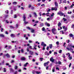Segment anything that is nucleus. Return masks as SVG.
I'll return each instance as SVG.
<instances>
[{"label": "nucleus", "instance_id": "20e7f679", "mask_svg": "<svg viewBox=\"0 0 74 74\" xmlns=\"http://www.w3.org/2000/svg\"><path fill=\"white\" fill-rule=\"evenodd\" d=\"M58 30H60V26H61V25H62V24H61L59 22L58 24Z\"/></svg>", "mask_w": 74, "mask_h": 74}, {"label": "nucleus", "instance_id": "4c0bfd02", "mask_svg": "<svg viewBox=\"0 0 74 74\" xmlns=\"http://www.w3.org/2000/svg\"><path fill=\"white\" fill-rule=\"evenodd\" d=\"M63 20H64V22H66V21H67V20L65 18H63Z\"/></svg>", "mask_w": 74, "mask_h": 74}, {"label": "nucleus", "instance_id": "dca6fc26", "mask_svg": "<svg viewBox=\"0 0 74 74\" xmlns=\"http://www.w3.org/2000/svg\"><path fill=\"white\" fill-rule=\"evenodd\" d=\"M40 27H42L44 26V23H41L40 24Z\"/></svg>", "mask_w": 74, "mask_h": 74}, {"label": "nucleus", "instance_id": "f3484780", "mask_svg": "<svg viewBox=\"0 0 74 74\" xmlns=\"http://www.w3.org/2000/svg\"><path fill=\"white\" fill-rule=\"evenodd\" d=\"M53 45L52 44H49V47L50 49H52V48Z\"/></svg>", "mask_w": 74, "mask_h": 74}, {"label": "nucleus", "instance_id": "13d9d810", "mask_svg": "<svg viewBox=\"0 0 74 74\" xmlns=\"http://www.w3.org/2000/svg\"><path fill=\"white\" fill-rule=\"evenodd\" d=\"M19 35H20V33H18V34H16V36H17L18 37H19Z\"/></svg>", "mask_w": 74, "mask_h": 74}, {"label": "nucleus", "instance_id": "603ef678", "mask_svg": "<svg viewBox=\"0 0 74 74\" xmlns=\"http://www.w3.org/2000/svg\"><path fill=\"white\" fill-rule=\"evenodd\" d=\"M35 54L36 55H37V56H38V54L36 52H35Z\"/></svg>", "mask_w": 74, "mask_h": 74}, {"label": "nucleus", "instance_id": "a19ab883", "mask_svg": "<svg viewBox=\"0 0 74 74\" xmlns=\"http://www.w3.org/2000/svg\"><path fill=\"white\" fill-rule=\"evenodd\" d=\"M57 54H58V53H57L56 52H54V55H56V54L57 55Z\"/></svg>", "mask_w": 74, "mask_h": 74}, {"label": "nucleus", "instance_id": "774afa93", "mask_svg": "<svg viewBox=\"0 0 74 74\" xmlns=\"http://www.w3.org/2000/svg\"><path fill=\"white\" fill-rule=\"evenodd\" d=\"M21 52H22V53H23V49H21Z\"/></svg>", "mask_w": 74, "mask_h": 74}, {"label": "nucleus", "instance_id": "5fc2aeb1", "mask_svg": "<svg viewBox=\"0 0 74 74\" xmlns=\"http://www.w3.org/2000/svg\"><path fill=\"white\" fill-rule=\"evenodd\" d=\"M27 52H29V48L27 47Z\"/></svg>", "mask_w": 74, "mask_h": 74}, {"label": "nucleus", "instance_id": "ddd939ff", "mask_svg": "<svg viewBox=\"0 0 74 74\" xmlns=\"http://www.w3.org/2000/svg\"><path fill=\"white\" fill-rule=\"evenodd\" d=\"M55 4L56 7L58 8V3L56 2H55Z\"/></svg>", "mask_w": 74, "mask_h": 74}, {"label": "nucleus", "instance_id": "4be33fe9", "mask_svg": "<svg viewBox=\"0 0 74 74\" xmlns=\"http://www.w3.org/2000/svg\"><path fill=\"white\" fill-rule=\"evenodd\" d=\"M26 59V58H25V57H22L21 58V60H25Z\"/></svg>", "mask_w": 74, "mask_h": 74}, {"label": "nucleus", "instance_id": "864d4df0", "mask_svg": "<svg viewBox=\"0 0 74 74\" xmlns=\"http://www.w3.org/2000/svg\"><path fill=\"white\" fill-rule=\"evenodd\" d=\"M18 24H16V28H18Z\"/></svg>", "mask_w": 74, "mask_h": 74}, {"label": "nucleus", "instance_id": "c756f323", "mask_svg": "<svg viewBox=\"0 0 74 74\" xmlns=\"http://www.w3.org/2000/svg\"><path fill=\"white\" fill-rule=\"evenodd\" d=\"M13 4H14V5H15V4H17V2H13Z\"/></svg>", "mask_w": 74, "mask_h": 74}, {"label": "nucleus", "instance_id": "72a5a7b5", "mask_svg": "<svg viewBox=\"0 0 74 74\" xmlns=\"http://www.w3.org/2000/svg\"><path fill=\"white\" fill-rule=\"evenodd\" d=\"M62 57L64 59L65 58H66V56H65V55L64 54H63L62 55Z\"/></svg>", "mask_w": 74, "mask_h": 74}, {"label": "nucleus", "instance_id": "aec40b11", "mask_svg": "<svg viewBox=\"0 0 74 74\" xmlns=\"http://www.w3.org/2000/svg\"><path fill=\"white\" fill-rule=\"evenodd\" d=\"M27 64H29V63L27 62L24 65V67H26L27 66Z\"/></svg>", "mask_w": 74, "mask_h": 74}, {"label": "nucleus", "instance_id": "0e129e2a", "mask_svg": "<svg viewBox=\"0 0 74 74\" xmlns=\"http://www.w3.org/2000/svg\"><path fill=\"white\" fill-rule=\"evenodd\" d=\"M36 73L37 74H40V72H38L37 71H36Z\"/></svg>", "mask_w": 74, "mask_h": 74}, {"label": "nucleus", "instance_id": "e433bc0d", "mask_svg": "<svg viewBox=\"0 0 74 74\" xmlns=\"http://www.w3.org/2000/svg\"><path fill=\"white\" fill-rule=\"evenodd\" d=\"M58 63L59 64H62V62L60 61H58Z\"/></svg>", "mask_w": 74, "mask_h": 74}, {"label": "nucleus", "instance_id": "f704fd0d", "mask_svg": "<svg viewBox=\"0 0 74 74\" xmlns=\"http://www.w3.org/2000/svg\"><path fill=\"white\" fill-rule=\"evenodd\" d=\"M49 13L48 12L46 14V15L47 16H49Z\"/></svg>", "mask_w": 74, "mask_h": 74}, {"label": "nucleus", "instance_id": "7c9ffc66", "mask_svg": "<svg viewBox=\"0 0 74 74\" xmlns=\"http://www.w3.org/2000/svg\"><path fill=\"white\" fill-rule=\"evenodd\" d=\"M62 50H59L58 51V52L60 53H62Z\"/></svg>", "mask_w": 74, "mask_h": 74}, {"label": "nucleus", "instance_id": "f257e3e1", "mask_svg": "<svg viewBox=\"0 0 74 74\" xmlns=\"http://www.w3.org/2000/svg\"><path fill=\"white\" fill-rule=\"evenodd\" d=\"M69 47H67L66 49L68 51H70L71 52H72L73 51V49H72V45H70L68 46Z\"/></svg>", "mask_w": 74, "mask_h": 74}, {"label": "nucleus", "instance_id": "052dcab7", "mask_svg": "<svg viewBox=\"0 0 74 74\" xmlns=\"http://www.w3.org/2000/svg\"><path fill=\"white\" fill-rule=\"evenodd\" d=\"M5 34H8V33L7 31H5Z\"/></svg>", "mask_w": 74, "mask_h": 74}, {"label": "nucleus", "instance_id": "6e6552de", "mask_svg": "<svg viewBox=\"0 0 74 74\" xmlns=\"http://www.w3.org/2000/svg\"><path fill=\"white\" fill-rule=\"evenodd\" d=\"M41 45H42V46H43V45L44 47H45L47 46V45L44 43V42H42V43L41 44Z\"/></svg>", "mask_w": 74, "mask_h": 74}, {"label": "nucleus", "instance_id": "6e6d98bb", "mask_svg": "<svg viewBox=\"0 0 74 74\" xmlns=\"http://www.w3.org/2000/svg\"><path fill=\"white\" fill-rule=\"evenodd\" d=\"M17 73H18V71H16L14 72V74H17Z\"/></svg>", "mask_w": 74, "mask_h": 74}, {"label": "nucleus", "instance_id": "37998d69", "mask_svg": "<svg viewBox=\"0 0 74 74\" xmlns=\"http://www.w3.org/2000/svg\"><path fill=\"white\" fill-rule=\"evenodd\" d=\"M71 13H72L71 11L70 12H68V14H71Z\"/></svg>", "mask_w": 74, "mask_h": 74}, {"label": "nucleus", "instance_id": "338daca9", "mask_svg": "<svg viewBox=\"0 0 74 74\" xmlns=\"http://www.w3.org/2000/svg\"><path fill=\"white\" fill-rule=\"evenodd\" d=\"M48 51H46V52H45V54L46 55H47V53H48Z\"/></svg>", "mask_w": 74, "mask_h": 74}, {"label": "nucleus", "instance_id": "8fccbe9b", "mask_svg": "<svg viewBox=\"0 0 74 74\" xmlns=\"http://www.w3.org/2000/svg\"><path fill=\"white\" fill-rule=\"evenodd\" d=\"M14 60H12V61H11V63H14Z\"/></svg>", "mask_w": 74, "mask_h": 74}, {"label": "nucleus", "instance_id": "69168bd1", "mask_svg": "<svg viewBox=\"0 0 74 74\" xmlns=\"http://www.w3.org/2000/svg\"><path fill=\"white\" fill-rule=\"evenodd\" d=\"M32 47L31 46H30L29 47V49H32Z\"/></svg>", "mask_w": 74, "mask_h": 74}, {"label": "nucleus", "instance_id": "f8f14e48", "mask_svg": "<svg viewBox=\"0 0 74 74\" xmlns=\"http://www.w3.org/2000/svg\"><path fill=\"white\" fill-rule=\"evenodd\" d=\"M45 24L46 26H48V27H49V26H50V24L47 22L45 23Z\"/></svg>", "mask_w": 74, "mask_h": 74}, {"label": "nucleus", "instance_id": "6ab92c4d", "mask_svg": "<svg viewBox=\"0 0 74 74\" xmlns=\"http://www.w3.org/2000/svg\"><path fill=\"white\" fill-rule=\"evenodd\" d=\"M10 71L11 73V72H14V70H13V69L12 68H10Z\"/></svg>", "mask_w": 74, "mask_h": 74}, {"label": "nucleus", "instance_id": "bf43d9fd", "mask_svg": "<svg viewBox=\"0 0 74 74\" xmlns=\"http://www.w3.org/2000/svg\"><path fill=\"white\" fill-rule=\"evenodd\" d=\"M50 20V18H47V20L48 21H49Z\"/></svg>", "mask_w": 74, "mask_h": 74}, {"label": "nucleus", "instance_id": "ea45409f", "mask_svg": "<svg viewBox=\"0 0 74 74\" xmlns=\"http://www.w3.org/2000/svg\"><path fill=\"white\" fill-rule=\"evenodd\" d=\"M5 12L6 14H8V11L6 10L5 11Z\"/></svg>", "mask_w": 74, "mask_h": 74}, {"label": "nucleus", "instance_id": "9b49d317", "mask_svg": "<svg viewBox=\"0 0 74 74\" xmlns=\"http://www.w3.org/2000/svg\"><path fill=\"white\" fill-rule=\"evenodd\" d=\"M49 63V61L47 62L44 63V66H47L48 65Z\"/></svg>", "mask_w": 74, "mask_h": 74}, {"label": "nucleus", "instance_id": "680f3d73", "mask_svg": "<svg viewBox=\"0 0 74 74\" xmlns=\"http://www.w3.org/2000/svg\"><path fill=\"white\" fill-rule=\"evenodd\" d=\"M46 49L48 51V50L49 49V46L47 47L46 48Z\"/></svg>", "mask_w": 74, "mask_h": 74}, {"label": "nucleus", "instance_id": "0eeeda50", "mask_svg": "<svg viewBox=\"0 0 74 74\" xmlns=\"http://www.w3.org/2000/svg\"><path fill=\"white\" fill-rule=\"evenodd\" d=\"M4 56H7L8 58H10V56L9 55V54L7 53L5 55H4Z\"/></svg>", "mask_w": 74, "mask_h": 74}, {"label": "nucleus", "instance_id": "4d7b16f0", "mask_svg": "<svg viewBox=\"0 0 74 74\" xmlns=\"http://www.w3.org/2000/svg\"><path fill=\"white\" fill-rule=\"evenodd\" d=\"M51 17L53 16H54V13H52V14L51 15Z\"/></svg>", "mask_w": 74, "mask_h": 74}, {"label": "nucleus", "instance_id": "473e14b6", "mask_svg": "<svg viewBox=\"0 0 74 74\" xmlns=\"http://www.w3.org/2000/svg\"><path fill=\"white\" fill-rule=\"evenodd\" d=\"M26 28L27 29H28V30H31V28H30V27H26Z\"/></svg>", "mask_w": 74, "mask_h": 74}, {"label": "nucleus", "instance_id": "bb28decb", "mask_svg": "<svg viewBox=\"0 0 74 74\" xmlns=\"http://www.w3.org/2000/svg\"><path fill=\"white\" fill-rule=\"evenodd\" d=\"M32 74H35V73H36V71H34V70H33L32 71Z\"/></svg>", "mask_w": 74, "mask_h": 74}, {"label": "nucleus", "instance_id": "09e8293b", "mask_svg": "<svg viewBox=\"0 0 74 74\" xmlns=\"http://www.w3.org/2000/svg\"><path fill=\"white\" fill-rule=\"evenodd\" d=\"M13 14V10H12L11 11V14Z\"/></svg>", "mask_w": 74, "mask_h": 74}, {"label": "nucleus", "instance_id": "423d86ee", "mask_svg": "<svg viewBox=\"0 0 74 74\" xmlns=\"http://www.w3.org/2000/svg\"><path fill=\"white\" fill-rule=\"evenodd\" d=\"M58 7H55V8H52L51 10H52L53 11V10H55V11H57V10H58Z\"/></svg>", "mask_w": 74, "mask_h": 74}, {"label": "nucleus", "instance_id": "5701e85b", "mask_svg": "<svg viewBox=\"0 0 74 74\" xmlns=\"http://www.w3.org/2000/svg\"><path fill=\"white\" fill-rule=\"evenodd\" d=\"M12 48V47L11 45L8 46V49H11Z\"/></svg>", "mask_w": 74, "mask_h": 74}, {"label": "nucleus", "instance_id": "f03ea898", "mask_svg": "<svg viewBox=\"0 0 74 74\" xmlns=\"http://www.w3.org/2000/svg\"><path fill=\"white\" fill-rule=\"evenodd\" d=\"M26 15V14H24L23 15V21H24V24L26 25L28 23V22L26 21V17H25V16Z\"/></svg>", "mask_w": 74, "mask_h": 74}, {"label": "nucleus", "instance_id": "cd10ccee", "mask_svg": "<svg viewBox=\"0 0 74 74\" xmlns=\"http://www.w3.org/2000/svg\"><path fill=\"white\" fill-rule=\"evenodd\" d=\"M66 42L67 43H69V42H70V40H67L66 41Z\"/></svg>", "mask_w": 74, "mask_h": 74}, {"label": "nucleus", "instance_id": "49530a36", "mask_svg": "<svg viewBox=\"0 0 74 74\" xmlns=\"http://www.w3.org/2000/svg\"><path fill=\"white\" fill-rule=\"evenodd\" d=\"M67 27H66L64 30V32H66L67 30Z\"/></svg>", "mask_w": 74, "mask_h": 74}, {"label": "nucleus", "instance_id": "b1692460", "mask_svg": "<svg viewBox=\"0 0 74 74\" xmlns=\"http://www.w3.org/2000/svg\"><path fill=\"white\" fill-rule=\"evenodd\" d=\"M0 37H4V35L3 34H0Z\"/></svg>", "mask_w": 74, "mask_h": 74}, {"label": "nucleus", "instance_id": "4468645a", "mask_svg": "<svg viewBox=\"0 0 74 74\" xmlns=\"http://www.w3.org/2000/svg\"><path fill=\"white\" fill-rule=\"evenodd\" d=\"M33 14L34 15V16L35 18H36V17H37V14L36 12H34V13H33Z\"/></svg>", "mask_w": 74, "mask_h": 74}, {"label": "nucleus", "instance_id": "c85d7f7f", "mask_svg": "<svg viewBox=\"0 0 74 74\" xmlns=\"http://www.w3.org/2000/svg\"><path fill=\"white\" fill-rule=\"evenodd\" d=\"M73 3H72V5H71V6H70V8H73V5H74V2Z\"/></svg>", "mask_w": 74, "mask_h": 74}, {"label": "nucleus", "instance_id": "a878e982", "mask_svg": "<svg viewBox=\"0 0 74 74\" xmlns=\"http://www.w3.org/2000/svg\"><path fill=\"white\" fill-rule=\"evenodd\" d=\"M4 16L5 18H7L8 16V14H5L4 15Z\"/></svg>", "mask_w": 74, "mask_h": 74}, {"label": "nucleus", "instance_id": "1a4fd4ad", "mask_svg": "<svg viewBox=\"0 0 74 74\" xmlns=\"http://www.w3.org/2000/svg\"><path fill=\"white\" fill-rule=\"evenodd\" d=\"M54 60L55 59H53V57H51L50 59V61L52 63H53Z\"/></svg>", "mask_w": 74, "mask_h": 74}, {"label": "nucleus", "instance_id": "3c124183", "mask_svg": "<svg viewBox=\"0 0 74 74\" xmlns=\"http://www.w3.org/2000/svg\"><path fill=\"white\" fill-rule=\"evenodd\" d=\"M50 19L51 20H52V19H53V17L51 16L50 17Z\"/></svg>", "mask_w": 74, "mask_h": 74}, {"label": "nucleus", "instance_id": "79ce46f5", "mask_svg": "<svg viewBox=\"0 0 74 74\" xmlns=\"http://www.w3.org/2000/svg\"><path fill=\"white\" fill-rule=\"evenodd\" d=\"M42 31H44L45 30V28L44 27H43L42 29Z\"/></svg>", "mask_w": 74, "mask_h": 74}, {"label": "nucleus", "instance_id": "7ed1b4c3", "mask_svg": "<svg viewBox=\"0 0 74 74\" xmlns=\"http://www.w3.org/2000/svg\"><path fill=\"white\" fill-rule=\"evenodd\" d=\"M57 30H56L55 28H53L52 29L51 31L52 33L54 34H57L58 33V32L57 31Z\"/></svg>", "mask_w": 74, "mask_h": 74}, {"label": "nucleus", "instance_id": "9d476101", "mask_svg": "<svg viewBox=\"0 0 74 74\" xmlns=\"http://www.w3.org/2000/svg\"><path fill=\"white\" fill-rule=\"evenodd\" d=\"M10 36L12 38H14V37H15V34H11Z\"/></svg>", "mask_w": 74, "mask_h": 74}, {"label": "nucleus", "instance_id": "a18cd8bd", "mask_svg": "<svg viewBox=\"0 0 74 74\" xmlns=\"http://www.w3.org/2000/svg\"><path fill=\"white\" fill-rule=\"evenodd\" d=\"M17 17V16L16 15H14V18H16Z\"/></svg>", "mask_w": 74, "mask_h": 74}, {"label": "nucleus", "instance_id": "393cba45", "mask_svg": "<svg viewBox=\"0 0 74 74\" xmlns=\"http://www.w3.org/2000/svg\"><path fill=\"white\" fill-rule=\"evenodd\" d=\"M14 69L15 70H17L18 69V66L16 65L14 66Z\"/></svg>", "mask_w": 74, "mask_h": 74}, {"label": "nucleus", "instance_id": "2f4dec72", "mask_svg": "<svg viewBox=\"0 0 74 74\" xmlns=\"http://www.w3.org/2000/svg\"><path fill=\"white\" fill-rule=\"evenodd\" d=\"M3 72H4L5 73V72H6V70L5 69V68H3Z\"/></svg>", "mask_w": 74, "mask_h": 74}, {"label": "nucleus", "instance_id": "58836bf2", "mask_svg": "<svg viewBox=\"0 0 74 74\" xmlns=\"http://www.w3.org/2000/svg\"><path fill=\"white\" fill-rule=\"evenodd\" d=\"M50 11H51V10H50V9H47V12H50Z\"/></svg>", "mask_w": 74, "mask_h": 74}, {"label": "nucleus", "instance_id": "a211bd4d", "mask_svg": "<svg viewBox=\"0 0 74 74\" xmlns=\"http://www.w3.org/2000/svg\"><path fill=\"white\" fill-rule=\"evenodd\" d=\"M70 55H71L69 54L68 56V57H69V60H71V59H72V57L70 56Z\"/></svg>", "mask_w": 74, "mask_h": 74}, {"label": "nucleus", "instance_id": "412c9836", "mask_svg": "<svg viewBox=\"0 0 74 74\" xmlns=\"http://www.w3.org/2000/svg\"><path fill=\"white\" fill-rule=\"evenodd\" d=\"M30 30L31 33H33L34 32V30L33 29H31Z\"/></svg>", "mask_w": 74, "mask_h": 74}, {"label": "nucleus", "instance_id": "2eb2a0df", "mask_svg": "<svg viewBox=\"0 0 74 74\" xmlns=\"http://www.w3.org/2000/svg\"><path fill=\"white\" fill-rule=\"evenodd\" d=\"M29 52L31 55H33V53H34V52H33V51H29Z\"/></svg>", "mask_w": 74, "mask_h": 74}, {"label": "nucleus", "instance_id": "de8ad7c7", "mask_svg": "<svg viewBox=\"0 0 74 74\" xmlns=\"http://www.w3.org/2000/svg\"><path fill=\"white\" fill-rule=\"evenodd\" d=\"M40 61L42 62V60H43V58H40Z\"/></svg>", "mask_w": 74, "mask_h": 74}, {"label": "nucleus", "instance_id": "c9c22d12", "mask_svg": "<svg viewBox=\"0 0 74 74\" xmlns=\"http://www.w3.org/2000/svg\"><path fill=\"white\" fill-rule=\"evenodd\" d=\"M10 27L11 29H14V26H10Z\"/></svg>", "mask_w": 74, "mask_h": 74}, {"label": "nucleus", "instance_id": "c03bdc74", "mask_svg": "<svg viewBox=\"0 0 74 74\" xmlns=\"http://www.w3.org/2000/svg\"><path fill=\"white\" fill-rule=\"evenodd\" d=\"M28 42L29 43H32V40H29Z\"/></svg>", "mask_w": 74, "mask_h": 74}, {"label": "nucleus", "instance_id": "39448f33", "mask_svg": "<svg viewBox=\"0 0 74 74\" xmlns=\"http://www.w3.org/2000/svg\"><path fill=\"white\" fill-rule=\"evenodd\" d=\"M63 13L62 12L59 11V12L58 13V14L60 16H63Z\"/></svg>", "mask_w": 74, "mask_h": 74}, {"label": "nucleus", "instance_id": "e2e57ef3", "mask_svg": "<svg viewBox=\"0 0 74 74\" xmlns=\"http://www.w3.org/2000/svg\"><path fill=\"white\" fill-rule=\"evenodd\" d=\"M59 42L58 41L57 42H56V44H57V45H59Z\"/></svg>", "mask_w": 74, "mask_h": 74}]
</instances>
